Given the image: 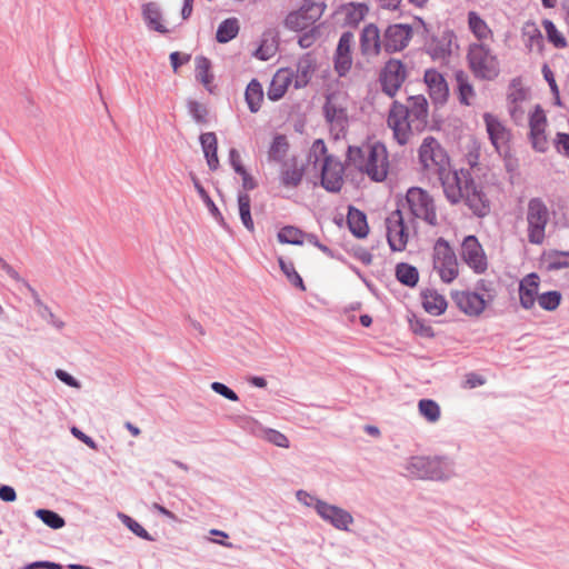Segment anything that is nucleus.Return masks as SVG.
Masks as SVG:
<instances>
[{
    "label": "nucleus",
    "mask_w": 569,
    "mask_h": 569,
    "mask_svg": "<svg viewBox=\"0 0 569 569\" xmlns=\"http://www.w3.org/2000/svg\"><path fill=\"white\" fill-rule=\"evenodd\" d=\"M408 472L419 479L448 480L455 475V463L447 456H415L407 463Z\"/></svg>",
    "instance_id": "nucleus-1"
},
{
    "label": "nucleus",
    "mask_w": 569,
    "mask_h": 569,
    "mask_svg": "<svg viewBox=\"0 0 569 569\" xmlns=\"http://www.w3.org/2000/svg\"><path fill=\"white\" fill-rule=\"evenodd\" d=\"M467 60L470 70L478 79L491 81L500 73L497 57L491 54L490 48L483 43H471Z\"/></svg>",
    "instance_id": "nucleus-2"
},
{
    "label": "nucleus",
    "mask_w": 569,
    "mask_h": 569,
    "mask_svg": "<svg viewBox=\"0 0 569 569\" xmlns=\"http://www.w3.org/2000/svg\"><path fill=\"white\" fill-rule=\"evenodd\" d=\"M549 210L541 198H531L528 202L527 222L528 240L532 244H541L546 237Z\"/></svg>",
    "instance_id": "nucleus-3"
},
{
    "label": "nucleus",
    "mask_w": 569,
    "mask_h": 569,
    "mask_svg": "<svg viewBox=\"0 0 569 569\" xmlns=\"http://www.w3.org/2000/svg\"><path fill=\"white\" fill-rule=\"evenodd\" d=\"M405 202L413 217L422 218L432 227L438 224L435 201L428 191L419 187H411L407 191Z\"/></svg>",
    "instance_id": "nucleus-4"
},
{
    "label": "nucleus",
    "mask_w": 569,
    "mask_h": 569,
    "mask_svg": "<svg viewBox=\"0 0 569 569\" xmlns=\"http://www.w3.org/2000/svg\"><path fill=\"white\" fill-rule=\"evenodd\" d=\"M366 149H368L366 163L359 166V171L367 173L370 180L375 182L385 181L387 179L389 168L386 146L382 142L377 141L372 144H367Z\"/></svg>",
    "instance_id": "nucleus-5"
},
{
    "label": "nucleus",
    "mask_w": 569,
    "mask_h": 569,
    "mask_svg": "<svg viewBox=\"0 0 569 569\" xmlns=\"http://www.w3.org/2000/svg\"><path fill=\"white\" fill-rule=\"evenodd\" d=\"M408 77L406 64L395 58L386 61L379 72L381 91L389 98H395Z\"/></svg>",
    "instance_id": "nucleus-6"
},
{
    "label": "nucleus",
    "mask_w": 569,
    "mask_h": 569,
    "mask_svg": "<svg viewBox=\"0 0 569 569\" xmlns=\"http://www.w3.org/2000/svg\"><path fill=\"white\" fill-rule=\"evenodd\" d=\"M463 201L477 218H485L490 213V200L483 191V187L478 184L467 171L463 180Z\"/></svg>",
    "instance_id": "nucleus-7"
},
{
    "label": "nucleus",
    "mask_w": 569,
    "mask_h": 569,
    "mask_svg": "<svg viewBox=\"0 0 569 569\" xmlns=\"http://www.w3.org/2000/svg\"><path fill=\"white\" fill-rule=\"evenodd\" d=\"M387 242L392 252L405 251L409 240L408 227L398 207L386 219Z\"/></svg>",
    "instance_id": "nucleus-8"
},
{
    "label": "nucleus",
    "mask_w": 569,
    "mask_h": 569,
    "mask_svg": "<svg viewBox=\"0 0 569 569\" xmlns=\"http://www.w3.org/2000/svg\"><path fill=\"white\" fill-rule=\"evenodd\" d=\"M413 34V28L408 23L390 24L383 33L382 48L391 54L408 47Z\"/></svg>",
    "instance_id": "nucleus-9"
},
{
    "label": "nucleus",
    "mask_w": 569,
    "mask_h": 569,
    "mask_svg": "<svg viewBox=\"0 0 569 569\" xmlns=\"http://www.w3.org/2000/svg\"><path fill=\"white\" fill-rule=\"evenodd\" d=\"M345 167L341 161L336 160L333 156H326L322 161L320 172L321 187L330 192H340L343 184Z\"/></svg>",
    "instance_id": "nucleus-10"
},
{
    "label": "nucleus",
    "mask_w": 569,
    "mask_h": 569,
    "mask_svg": "<svg viewBox=\"0 0 569 569\" xmlns=\"http://www.w3.org/2000/svg\"><path fill=\"white\" fill-rule=\"evenodd\" d=\"M461 257L477 274L483 273L488 268L483 248L478 238L473 234L465 237L461 243Z\"/></svg>",
    "instance_id": "nucleus-11"
},
{
    "label": "nucleus",
    "mask_w": 569,
    "mask_h": 569,
    "mask_svg": "<svg viewBox=\"0 0 569 569\" xmlns=\"http://www.w3.org/2000/svg\"><path fill=\"white\" fill-rule=\"evenodd\" d=\"M423 82L428 94L436 107H443L449 99L450 89L445 76L436 68L425 71Z\"/></svg>",
    "instance_id": "nucleus-12"
},
{
    "label": "nucleus",
    "mask_w": 569,
    "mask_h": 569,
    "mask_svg": "<svg viewBox=\"0 0 569 569\" xmlns=\"http://www.w3.org/2000/svg\"><path fill=\"white\" fill-rule=\"evenodd\" d=\"M317 513L338 530L348 531L353 522L351 513L343 508L330 505L323 500H317L315 505Z\"/></svg>",
    "instance_id": "nucleus-13"
},
{
    "label": "nucleus",
    "mask_w": 569,
    "mask_h": 569,
    "mask_svg": "<svg viewBox=\"0 0 569 569\" xmlns=\"http://www.w3.org/2000/svg\"><path fill=\"white\" fill-rule=\"evenodd\" d=\"M451 299L460 311L470 317L480 316L488 305L483 295L477 291H451Z\"/></svg>",
    "instance_id": "nucleus-14"
},
{
    "label": "nucleus",
    "mask_w": 569,
    "mask_h": 569,
    "mask_svg": "<svg viewBox=\"0 0 569 569\" xmlns=\"http://www.w3.org/2000/svg\"><path fill=\"white\" fill-rule=\"evenodd\" d=\"M312 8L313 2L311 0H305L298 10L290 11L286 16L283 26L290 31L300 32L306 30L316 21V18L309 14Z\"/></svg>",
    "instance_id": "nucleus-15"
},
{
    "label": "nucleus",
    "mask_w": 569,
    "mask_h": 569,
    "mask_svg": "<svg viewBox=\"0 0 569 569\" xmlns=\"http://www.w3.org/2000/svg\"><path fill=\"white\" fill-rule=\"evenodd\" d=\"M421 306L423 310L433 317L443 315L448 308L446 297L436 289L426 288L420 292Z\"/></svg>",
    "instance_id": "nucleus-16"
},
{
    "label": "nucleus",
    "mask_w": 569,
    "mask_h": 569,
    "mask_svg": "<svg viewBox=\"0 0 569 569\" xmlns=\"http://www.w3.org/2000/svg\"><path fill=\"white\" fill-rule=\"evenodd\" d=\"M337 94L331 92L326 96L322 107L323 117L328 123L345 128L348 123L347 108L336 103Z\"/></svg>",
    "instance_id": "nucleus-17"
},
{
    "label": "nucleus",
    "mask_w": 569,
    "mask_h": 569,
    "mask_svg": "<svg viewBox=\"0 0 569 569\" xmlns=\"http://www.w3.org/2000/svg\"><path fill=\"white\" fill-rule=\"evenodd\" d=\"M452 38L453 32L451 30L445 31L441 38L432 36L426 44V52L432 60L447 59L451 54Z\"/></svg>",
    "instance_id": "nucleus-18"
},
{
    "label": "nucleus",
    "mask_w": 569,
    "mask_h": 569,
    "mask_svg": "<svg viewBox=\"0 0 569 569\" xmlns=\"http://www.w3.org/2000/svg\"><path fill=\"white\" fill-rule=\"evenodd\" d=\"M410 110V122H417L416 129L422 130L427 126V119L429 113V103L423 94H415L408 98Z\"/></svg>",
    "instance_id": "nucleus-19"
},
{
    "label": "nucleus",
    "mask_w": 569,
    "mask_h": 569,
    "mask_svg": "<svg viewBox=\"0 0 569 569\" xmlns=\"http://www.w3.org/2000/svg\"><path fill=\"white\" fill-rule=\"evenodd\" d=\"M347 226L351 234L357 239H365L369 233V224L366 212L352 204L348 206Z\"/></svg>",
    "instance_id": "nucleus-20"
},
{
    "label": "nucleus",
    "mask_w": 569,
    "mask_h": 569,
    "mask_svg": "<svg viewBox=\"0 0 569 569\" xmlns=\"http://www.w3.org/2000/svg\"><path fill=\"white\" fill-rule=\"evenodd\" d=\"M382 42L380 31L377 24H367L360 33V49L362 54H378L381 50Z\"/></svg>",
    "instance_id": "nucleus-21"
},
{
    "label": "nucleus",
    "mask_w": 569,
    "mask_h": 569,
    "mask_svg": "<svg viewBox=\"0 0 569 569\" xmlns=\"http://www.w3.org/2000/svg\"><path fill=\"white\" fill-rule=\"evenodd\" d=\"M141 13L148 29L157 31L161 34H167L169 32L167 27L161 23L162 12L160 6L157 2L150 1L143 3L141 7Z\"/></svg>",
    "instance_id": "nucleus-22"
},
{
    "label": "nucleus",
    "mask_w": 569,
    "mask_h": 569,
    "mask_svg": "<svg viewBox=\"0 0 569 569\" xmlns=\"http://www.w3.org/2000/svg\"><path fill=\"white\" fill-rule=\"evenodd\" d=\"M199 142L203 151L204 159L211 171L219 168L218 139L214 132H203L199 137Z\"/></svg>",
    "instance_id": "nucleus-23"
},
{
    "label": "nucleus",
    "mask_w": 569,
    "mask_h": 569,
    "mask_svg": "<svg viewBox=\"0 0 569 569\" xmlns=\"http://www.w3.org/2000/svg\"><path fill=\"white\" fill-rule=\"evenodd\" d=\"M458 264L456 253L450 247V243L445 238L440 237L436 240L433 247V267L453 266Z\"/></svg>",
    "instance_id": "nucleus-24"
},
{
    "label": "nucleus",
    "mask_w": 569,
    "mask_h": 569,
    "mask_svg": "<svg viewBox=\"0 0 569 569\" xmlns=\"http://www.w3.org/2000/svg\"><path fill=\"white\" fill-rule=\"evenodd\" d=\"M315 69V61L311 58L310 53L303 54L298 63H297V71L295 74V82L293 87L296 89H301L308 86V83L311 80V73Z\"/></svg>",
    "instance_id": "nucleus-25"
},
{
    "label": "nucleus",
    "mask_w": 569,
    "mask_h": 569,
    "mask_svg": "<svg viewBox=\"0 0 569 569\" xmlns=\"http://www.w3.org/2000/svg\"><path fill=\"white\" fill-rule=\"evenodd\" d=\"M244 100L248 109L252 113H257L263 101V88L258 79L253 78L249 81L244 90Z\"/></svg>",
    "instance_id": "nucleus-26"
},
{
    "label": "nucleus",
    "mask_w": 569,
    "mask_h": 569,
    "mask_svg": "<svg viewBox=\"0 0 569 569\" xmlns=\"http://www.w3.org/2000/svg\"><path fill=\"white\" fill-rule=\"evenodd\" d=\"M396 279L408 288H415L419 282V270L408 262H399L395 268Z\"/></svg>",
    "instance_id": "nucleus-27"
},
{
    "label": "nucleus",
    "mask_w": 569,
    "mask_h": 569,
    "mask_svg": "<svg viewBox=\"0 0 569 569\" xmlns=\"http://www.w3.org/2000/svg\"><path fill=\"white\" fill-rule=\"evenodd\" d=\"M483 120L491 144L500 152L499 142L506 138V128L495 116L490 113H485Z\"/></svg>",
    "instance_id": "nucleus-28"
},
{
    "label": "nucleus",
    "mask_w": 569,
    "mask_h": 569,
    "mask_svg": "<svg viewBox=\"0 0 569 569\" xmlns=\"http://www.w3.org/2000/svg\"><path fill=\"white\" fill-rule=\"evenodd\" d=\"M291 167L283 168L280 176L281 184L287 188L298 187L306 172V167L303 164L301 167L297 166V159L295 157L291 159Z\"/></svg>",
    "instance_id": "nucleus-29"
},
{
    "label": "nucleus",
    "mask_w": 569,
    "mask_h": 569,
    "mask_svg": "<svg viewBox=\"0 0 569 569\" xmlns=\"http://www.w3.org/2000/svg\"><path fill=\"white\" fill-rule=\"evenodd\" d=\"M211 61L204 56L196 57V79L203 84V87L212 93L211 83L214 79L211 73Z\"/></svg>",
    "instance_id": "nucleus-30"
},
{
    "label": "nucleus",
    "mask_w": 569,
    "mask_h": 569,
    "mask_svg": "<svg viewBox=\"0 0 569 569\" xmlns=\"http://www.w3.org/2000/svg\"><path fill=\"white\" fill-rule=\"evenodd\" d=\"M239 21L237 18H227L221 21L216 31V40L218 43H228L239 33Z\"/></svg>",
    "instance_id": "nucleus-31"
},
{
    "label": "nucleus",
    "mask_w": 569,
    "mask_h": 569,
    "mask_svg": "<svg viewBox=\"0 0 569 569\" xmlns=\"http://www.w3.org/2000/svg\"><path fill=\"white\" fill-rule=\"evenodd\" d=\"M542 258L547 261V271L569 268V251L551 249L543 251Z\"/></svg>",
    "instance_id": "nucleus-32"
},
{
    "label": "nucleus",
    "mask_w": 569,
    "mask_h": 569,
    "mask_svg": "<svg viewBox=\"0 0 569 569\" xmlns=\"http://www.w3.org/2000/svg\"><path fill=\"white\" fill-rule=\"evenodd\" d=\"M289 141L286 134L276 133L268 150L269 160L283 162L289 151Z\"/></svg>",
    "instance_id": "nucleus-33"
},
{
    "label": "nucleus",
    "mask_w": 569,
    "mask_h": 569,
    "mask_svg": "<svg viewBox=\"0 0 569 569\" xmlns=\"http://www.w3.org/2000/svg\"><path fill=\"white\" fill-rule=\"evenodd\" d=\"M239 217L243 227L249 231H254V223L251 217V199L247 192L239 191L237 196Z\"/></svg>",
    "instance_id": "nucleus-34"
},
{
    "label": "nucleus",
    "mask_w": 569,
    "mask_h": 569,
    "mask_svg": "<svg viewBox=\"0 0 569 569\" xmlns=\"http://www.w3.org/2000/svg\"><path fill=\"white\" fill-rule=\"evenodd\" d=\"M409 329L415 336L425 339H432L436 337V332L433 328L430 326L429 321L418 317L416 313L410 312L408 316Z\"/></svg>",
    "instance_id": "nucleus-35"
},
{
    "label": "nucleus",
    "mask_w": 569,
    "mask_h": 569,
    "mask_svg": "<svg viewBox=\"0 0 569 569\" xmlns=\"http://www.w3.org/2000/svg\"><path fill=\"white\" fill-rule=\"evenodd\" d=\"M457 81L458 100L462 106H470L469 98L475 96L473 86L469 82L468 76L463 70H457L455 72Z\"/></svg>",
    "instance_id": "nucleus-36"
},
{
    "label": "nucleus",
    "mask_w": 569,
    "mask_h": 569,
    "mask_svg": "<svg viewBox=\"0 0 569 569\" xmlns=\"http://www.w3.org/2000/svg\"><path fill=\"white\" fill-rule=\"evenodd\" d=\"M369 7L366 3L351 2L348 4L343 26L357 28L366 18Z\"/></svg>",
    "instance_id": "nucleus-37"
},
{
    "label": "nucleus",
    "mask_w": 569,
    "mask_h": 569,
    "mask_svg": "<svg viewBox=\"0 0 569 569\" xmlns=\"http://www.w3.org/2000/svg\"><path fill=\"white\" fill-rule=\"evenodd\" d=\"M306 232L295 226L282 227L277 234L278 241L282 244L302 246Z\"/></svg>",
    "instance_id": "nucleus-38"
},
{
    "label": "nucleus",
    "mask_w": 569,
    "mask_h": 569,
    "mask_svg": "<svg viewBox=\"0 0 569 569\" xmlns=\"http://www.w3.org/2000/svg\"><path fill=\"white\" fill-rule=\"evenodd\" d=\"M418 411L428 422L435 423L440 419L441 410L433 399L423 398L418 401Z\"/></svg>",
    "instance_id": "nucleus-39"
},
{
    "label": "nucleus",
    "mask_w": 569,
    "mask_h": 569,
    "mask_svg": "<svg viewBox=\"0 0 569 569\" xmlns=\"http://www.w3.org/2000/svg\"><path fill=\"white\" fill-rule=\"evenodd\" d=\"M280 270L287 277L288 281L301 291H306V286L301 276L297 272L295 264L290 260H286L282 257L278 258Z\"/></svg>",
    "instance_id": "nucleus-40"
},
{
    "label": "nucleus",
    "mask_w": 569,
    "mask_h": 569,
    "mask_svg": "<svg viewBox=\"0 0 569 569\" xmlns=\"http://www.w3.org/2000/svg\"><path fill=\"white\" fill-rule=\"evenodd\" d=\"M34 516L53 530L61 529L66 526L64 518L51 509L39 508L34 511Z\"/></svg>",
    "instance_id": "nucleus-41"
},
{
    "label": "nucleus",
    "mask_w": 569,
    "mask_h": 569,
    "mask_svg": "<svg viewBox=\"0 0 569 569\" xmlns=\"http://www.w3.org/2000/svg\"><path fill=\"white\" fill-rule=\"evenodd\" d=\"M468 24L470 31L478 40H483L491 33L486 21L476 11L468 13Z\"/></svg>",
    "instance_id": "nucleus-42"
},
{
    "label": "nucleus",
    "mask_w": 569,
    "mask_h": 569,
    "mask_svg": "<svg viewBox=\"0 0 569 569\" xmlns=\"http://www.w3.org/2000/svg\"><path fill=\"white\" fill-rule=\"evenodd\" d=\"M435 147H438V140L431 136L426 137L419 147L418 157L425 169L430 167V161L432 160V156L436 150Z\"/></svg>",
    "instance_id": "nucleus-43"
},
{
    "label": "nucleus",
    "mask_w": 569,
    "mask_h": 569,
    "mask_svg": "<svg viewBox=\"0 0 569 569\" xmlns=\"http://www.w3.org/2000/svg\"><path fill=\"white\" fill-rule=\"evenodd\" d=\"M453 180L456 182V186H452V184L447 186L442 181L443 192H445L447 200L451 204H458L463 199V193H465L463 181H461V179L459 178V176L456 171L453 172Z\"/></svg>",
    "instance_id": "nucleus-44"
},
{
    "label": "nucleus",
    "mask_w": 569,
    "mask_h": 569,
    "mask_svg": "<svg viewBox=\"0 0 569 569\" xmlns=\"http://www.w3.org/2000/svg\"><path fill=\"white\" fill-rule=\"evenodd\" d=\"M542 26L545 28L547 39L550 43H552L558 49L567 47L568 42L566 37L557 29L556 24L551 20L545 19L542 21Z\"/></svg>",
    "instance_id": "nucleus-45"
},
{
    "label": "nucleus",
    "mask_w": 569,
    "mask_h": 569,
    "mask_svg": "<svg viewBox=\"0 0 569 569\" xmlns=\"http://www.w3.org/2000/svg\"><path fill=\"white\" fill-rule=\"evenodd\" d=\"M562 295L558 290H549L538 296V303L546 311H555L561 303Z\"/></svg>",
    "instance_id": "nucleus-46"
},
{
    "label": "nucleus",
    "mask_w": 569,
    "mask_h": 569,
    "mask_svg": "<svg viewBox=\"0 0 569 569\" xmlns=\"http://www.w3.org/2000/svg\"><path fill=\"white\" fill-rule=\"evenodd\" d=\"M187 109H188V112L191 116L192 120L196 123H199V124L208 123L209 110L204 104L198 102L197 100L189 99L187 101Z\"/></svg>",
    "instance_id": "nucleus-47"
},
{
    "label": "nucleus",
    "mask_w": 569,
    "mask_h": 569,
    "mask_svg": "<svg viewBox=\"0 0 569 569\" xmlns=\"http://www.w3.org/2000/svg\"><path fill=\"white\" fill-rule=\"evenodd\" d=\"M118 516L121 522L137 537L147 541L154 540L153 537L136 519L121 512Z\"/></svg>",
    "instance_id": "nucleus-48"
},
{
    "label": "nucleus",
    "mask_w": 569,
    "mask_h": 569,
    "mask_svg": "<svg viewBox=\"0 0 569 569\" xmlns=\"http://www.w3.org/2000/svg\"><path fill=\"white\" fill-rule=\"evenodd\" d=\"M352 66L351 53L335 51L333 68L339 77H346Z\"/></svg>",
    "instance_id": "nucleus-49"
},
{
    "label": "nucleus",
    "mask_w": 569,
    "mask_h": 569,
    "mask_svg": "<svg viewBox=\"0 0 569 569\" xmlns=\"http://www.w3.org/2000/svg\"><path fill=\"white\" fill-rule=\"evenodd\" d=\"M410 117V110L409 108L395 100L390 107L389 117H388V124H393L395 120H398L400 123L409 122Z\"/></svg>",
    "instance_id": "nucleus-50"
},
{
    "label": "nucleus",
    "mask_w": 569,
    "mask_h": 569,
    "mask_svg": "<svg viewBox=\"0 0 569 569\" xmlns=\"http://www.w3.org/2000/svg\"><path fill=\"white\" fill-rule=\"evenodd\" d=\"M367 154L368 149H366V146H349L346 153V161L359 170V166L366 163Z\"/></svg>",
    "instance_id": "nucleus-51"
},
{
    "label": "nucleus",
    "mask_w": 569,
    "mask_h": 569,
    "mask_svg": "<svg viewBox=\"0 0 569 569\" xmlns=\"http://www.w3.org/2000/svg\"><path fill=\"white\" fill-rule=\"evenodd\" d=\"M436 150L432 156V160L430 161V166L433 164L439 174V178L442 180L443 174L447 171V167L449 166V157L445 149L438 142V147H435Z\"/></svg>",
    "instance_id": "nucleus-52"
},
{
    "label": "nucleus",
    "mask_w": 569,
    "mask_h": 569,
    "mask_svg": "<svg viewBox=\"0 0 569 569\" xmlns=\"http://www.w3.org/2000/svg\"><path fill=\"white\" fill-rule=\"evenodd\" d=\"M189 176H190V179L193 183V187H194L198 196L200 197V199L207 207L209 213L217 212V208H218L217 204L214 203V201L212 200V198L210 197L208 191L204 189V187L201 184V182L198 179V177L196 176V173L190 172Z\"/></svg>",
    "instance_id": "nucleus-53"
},
{
    "label": "nucleus",
    "mask_w": 569,
    "mask_h": 569,
    "mask_svg": "<svg viewBox=\"0 0 569 569\" xmlns=\"http://www.w3.org/2000/svg\"><path fill=\"white\" fill-rule=\"evenodd\" d=\"M541 72H542L543 79L549 84L550 91L553 97L555 106L563 107V103L560 98L559 87L556 82L555 74H553L552 70L550 69V67L547 63H543V66L541 68Z\"/></svg>",
    "instance_id": "nucleus-54"
},
{
    "label": "nucleus",
    "mask_w": 569,
    "mask_h": 569,
    "mask_svg": "<svg viewBox=\"0 0 569 569\" xmlns=\"http://www.w3.org/2000/svg\"><path fill=\"white\" fill-rule=\"evenodd\" d=\"M393 132L396 141L400 146H405L409 141L411 134V122L400 123L398 120L393 121V124H388Z\"/></svg>",
    "instance_id": "nucleus-55"
},
{
    "label": "nucleus",
    "mask_w": 569,
    "mask_h": 569,
    "mask_svg": "<svg viewBox=\"0 0 569 569\" xmlns=\"http://www.w3.org/2000/svg\"><path fill=\"white\" fill-rule=\"evenodd\" d=\"M547 124V117L545 110L540 104H537L532 112L529 114V127L530 131L538 132L545 130Z\"/></svg>",
    "instance_id": "nucleus-56"
},
{
    "label": "nucleus",
    "mask_w": 569,
    "mask_h": 569,
    "mask_svg": "<svg viewBox=\"0 0 569 569\" xmlns=\"http://www.w3.org/2000/svg\"><path fill=\"white\" fill-rule=\"evenodd\" d=\"M262 433H263V438L277 446V447H280V448H289L290 446V441L289 439L287 438V436L276 429H271V428H263L262 429Z\"/></svg>",
    "instance_id": "nucleus-57"
},
{
    "label": "nucleus",
    "mask_w": 569,
    "mask_h": 569,
    "mask_svg": "<svg viewBox=\"0 0 569 569\" xmlns=\"http://www.w3.org/2000/svg\"><path fill=\"white\" fill-rule=\"evenodd\" d=\"M290 82L291 77H287L283 83L272 80L267 91L268 99L272 102L279 101L286 94Z\"/></svg>",
    "instance_id": "nucleus-58"
},
{
    "label": "nucleus",
    "mask_w": 569,
    "mask_h": 569,
    "mask_svg": "<svg viewBox=\"0 0 569 569\" xmlns=\"http://www.w3.org/2000/svg\"><path fill=\"white\" fill-rule=\"evenodd\" d=\"M234 422L238 427L252 435H258V432H262L263 429V427L256 419L246 415L237 416L234 418Z\"/></svg>",
    "instance_id": "nucleus-59"
},
{
    "label": "nucleus",
    "mask_w": 569,
    "mask_h": 569,
    "mask_svg": "<svg viewBox=\"0 0 569 569\" xmlns=\"http://www.w3.org/2000/svg\"><path fill=\"white\" fill-rule=\"evenodd\" d=\"M269 32H264L260 46L254 50L253 57L261 61L269 60L276 52L277 46L272 48L271 46H267V36Z\"/></svg>",
    "instance_id": "nucleus-60"
},
{
    "label": "nucleus",
    "mask_w": 569,
    "mask_h": 569,
    "mask_svg": "<svg viewBox=\"0 0 569 569\" xmlns=\"http://www.w3.org/2000/svg\"><path fill=\"white\" fill-rule=\"evenodd\" d=\"M536 299L538 300V293L528 290L525 286H519V300L523 309H531L535 306Z\"/></svg>",
    "instance_id": "nucleus-61"
},
{
    "label": "nucleus",
    "mask_w": 569,
    "mask_h": 569,
    "mask_svg": "<svg viewBox=\"0 0 569 569\" xmlns=\"http://www.w3.org/2000/svg\"><path fill=\"white\" fill-rule=\"evenodd\" d=\"M510 88L515 89L507 96V100L510 103H518V102H522L523 100H526L527 92L522 87H520L519 79H512L510 82Z\"/></svg>",
    "instance_id": "nucleus-62"
},
{
    "label": "nucleus",
    "mask_w": 569,
    "mask_h": 569,
    "mask_svg": "<svg viewBox=\"0 0 569 569\" xmlns=\"http://www.w3.org/2000/svg\"><path fill=\"white\" fill-rule=\"evenodd\" d=\"M532 148L538 152H546L548 149V141L545 130L538 132L530 131L529 133Z\"/></svg>",
    "instance_id": "nucleus-63"
},
{
    "label": "nucleus",
    "mask_w": 569,
    "mask_h": 569,
    "mask_svg": "<svg viewBox=\"0 0 569 569\" xmlns=\"http://www.w3.org/2000/svg\"><path fill=\"white\" fill-rule=\"evenodd\" d=\"M557 151L569 158V133L558 132L555 138Z\"/></svg>",
    "instance_id": "nucleus-64"
}]
</instances>
